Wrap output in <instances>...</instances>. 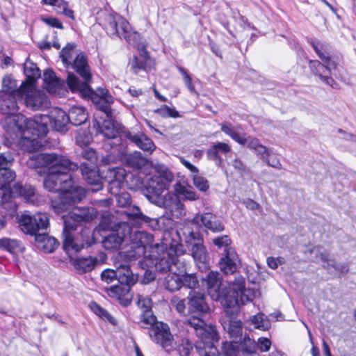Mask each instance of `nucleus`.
Instances as JSON below:
<instances>
[{"instance_id": "obj_1", "label": "nucleus", "mask_w": 356, "mask_h": 356, "mask_svg": "<svg viewBox=\"0 0 356 356\" xmlns=\"http://www.w3.org/2000/svg\"><path fill=\"white\" fill-rule=\"evenodd\" d=\"M30 168L45 167L48 174L44 180V188L58 193V198L52 200L51 205L56 213L65 211L69 206L80 202L85 197L84 190L75 185L70 174L78 169V165L65 156L55 153L35 154L26 161Z\"/></svg>"}, {"instance_id": "obj_2", "label": "nucleus", "mask_w": 356, "mask_h": 356, "mask_svg": "<svg viewBox=\"0 0 356 356\" xmlns=\"http://www.w3.org/2000/svg\"><path fill=\"white\" fill-rule=\"evenodd\" d=\"M68 83L72 92H77L83 98L90 99L97 108L104 113L106 119L102 123L97 121L99 131L107 138H115L119 129L112 120L111 106L114 102L113 96L104 88H99L96 91L92 90L86 84L79 83L74 76L69 77Z\"/></svg>"}, {"instance_id": "obj_3", "label": "nucleus", "mask_w": 356, "mask_h": 356, "mask_svg": "<svg viewBox=\"0 0 356 356\" xmlns=\"http://www.w3.org/2000/svg\"><path fill=\"white\" fill-rule=\"evenodd\" d=\"M6 122L17 126L21 129H27L33 135L44 136L48 132V122L55 130L63 131L70 122L68 114L63 109L53 108L49 115H36L32 118H26L24 115H14L8 117Z\"/></svg>"}, {"instance_id": "obj_4", "label": "nucleus", "mask_w": 356, "mask_h": 356, "mask_svg": "<svg viewBox=\"0 0 356 356\" xmlns=\"http://www.w3.org/2000/svg\"><path fill=\"white\" fill-rule=\"evenodd\" d=\"M156 252L159 258L155 263V268L160 273H171L174 270L178 272H185L186 270V264L184 260L179 258L181 254H184L181 245L171 246L168 248L165 243H155L154 248L152 252Z\"/></svg>"}, {"instance_id": "obj_5", "label": "nucleus", "mask_w": 356, "mask_h": 356, "mask_svg": "<svg viewBox=\"0 0 356 356\" xmlns=\"http://www.w3.org/2000/svg\"><path fill=\"white\" fill-rule=\"evenodd\" d=\"M99 24L111 36L122 37L130 44H135L140 38V34L132 29L129 22L117 13H104Z\"/></svg>"}, {"instance_id": "obj_6", "label": "nucleus", "mask_w": 356, "mask_h": 356, "mask_svg": "<svg viewBox=\"0 0 356 356\" xmlns=\"http://www.w3.org/2000/svg\"><path fill=\"white\" fill-rule=\"evenodd\" d=\"M203 284L205 285L207 293L215 301H219L222 307H231V313L237 311V302L232 296H225L227 286L222 282V277L218 271H210L204 278L202 279Z\"/></svg>"}, {"instance_id": "obj_7", "label": "nucleus", "mask_w": 356, "mask_h": 356, "mask_svg": "<svg viewBox=\"0 0 356 356\" xmlns=\"http://www.w3.org/2000/svg\"><path fill=\"white\" fill-rule=\"evenodd\" d=\"M124 231H127L131 243L130 250L124 253V257L129 261L136 260L143 257L145 253L146 247L153 249L154 237L151 234L142 231H132L126 225Z\"/></svg>"}, {"instance_id": "obj_8", "label": "nucleus", "mask_w": 356, "mask_h": 356, "mask_svg": "<svg viewBox=\"0 0 356 356\" xmlns=\"http://www.w3.org/2000/svg\"><path fill=\"white\" fill-rule=\"evenodd\" d=\"M185 243L191 246V255L202 271L209 268V255L203 238L199 232L188 231L184 233Z\"/></svg>"}, {"instance_id": "obj_9", "label": "nucleus", "mask_w": 356, "mask_h": 356, "mask_svg": "<svg viewBox=\"0 0 356 356\" xmlns=\"http://www.w3.org/2000/svg\"><path fill=\"white\" fill-rule=\"evenodd\" d=\"M312 45L318 57L325 63V65H324L318 60L311 61L310 63L312 70L315 74L318 76L323 82L333 88L335 82L332 77L327 76L326 74L327 72L330 73L332 69H335L337 63L323 51L325 46L324 44L313 42Z\"/></svg>"}, {"instance_id": "obj_10", "label": "nucleus", "mask_w": 356, "mask_h": 356, "mask_svg": "<svg viewBox=\"0 0 356 356\" xmlns=\"http://www.w3.org/2000/svg\"><path fill=\"white\" fill-rule=\"evenodd\" d=\"M20 229L25 234L36 236L40 230L46 229L49 225V218L46 213L38 212L33 216L22 214L18 218Z\"/></svg>"}, {"instance_id": "obj_11", "label": "nucleus", "mask_w": 356, "mask_h": 356, "mask_svg": "<svg viewBox=\"0 0 356 356\" xmlns=\"http://www.w3.org/2000/svg\"><path fill=\"white\" fill-rule=\"evenodd\" d=\"M23 99V97L20 99L14 94L11 93H3L0 97V110L7 116L5 117L3 121V125L8 131H26L27 129H21L17 126L13 125L6 122V119L10 116L22 115V114H15L19 110L18 102H21Z\"/></svg>"}, {"instance_id": "obj_12", "label": "nucleus", "mask_w": 356, "mask_h": 356, "mask_svg": "<svg viewBox=\"0 0 356 356\" xmlns=\"http://www.w3.org/2000/svg\"><path fill=\"white\" fill-rule=\"evenodd\" d=\"M188 313L191 315L188 318L203 319L204 315L208 314L210 308L206 302L204 293L191 291L186 298Z\"/></svg>"}, {"instance_id": "obj_13", "label": "nucleus", "mask_w": 356, "mask_h": 356, "mask_svg": "<svg viewBox=\"0 0 356 356\" xmlns=\"http://www.w3.org/2000/svg\"><path fill=\"white\" fill-rule=\"evenodd\" d=\"M154 204L164 208L172 218H181L186 215L184 204L175 194L166 193L162 198L155 200Z\"/></svg>"}, {"instance_id": "obj_14", "label": "nucleus", "mask_w": 356, "mask_h": 356, "mask_svg": "<svg viewBox=\"0 0 356 356\" xmlns=\"http://www.w3.org/2000/svg\"><path fill=\"white\" fill-rule=\"evenodd\" d=\"M185 324L193 328L196 335L202 341L208 340L213 343L219 340V334L216 326L207 325L204 319L188 318Z\"/></svg>"}, {"instance_id": "obj_15", "label": "nucleus", "mask_w": 356, "mask_h": 356, "mask_svg": "<svg viewBox=\"0 0 356 356\" xmlns=\"http://www.w3.org/2000/svg\"><path fill=\"white\" fill-rule=\"evenodd\" d=\"M24 95L26 106L33 111L43 110L48 108L50 104L45 94L36 90L34 84L31 83L26 86L25 92H23Z\"/></svg>"}, {"instance_id": "obj_16", "label": "nucleus", "mask_w": 356, "mask_h": 356, "mask_svg": "<svg viewBox=\"0 0 356 356\" xmlns=\"http://www.w3.org/2000/svg\"><path fill=\"white\" fill-rule=\"evenodd\" d=\"M225 316L221 320V324L225 330H226L232 338H237L242 334V322L236 319V316L239 312V307L237 305V311L231 313L232 308L231 307H223Z\"/></svg>"}, {"instance_id": "obj_17", "label": "nucleus", "mask_w": 356, "mask_h": 356, "mask_svg": "<svg viewBox=\"0 0 356 356\" xmlns=\"http://www.w3.org/2000/svg\"><path fill=\"white\" fill-rule=\"evenodd\" d=\"M149 335L152 341L160 344L164 348H170L173 344V337L167 324L157 323L149 331Z\"/></svg>"}, {"instance_id": "obj_18", "label": "nucleus", "mask_w": 356, "mask_h": 356, "mask_svg": "<svg viewBox=\"0 0 356 356\" xmlns=\"http://www.w3.org/2000/svg\"><path fill=\"white\" fill-rule=\"evenodd\" d=\"M89 230H84L81 235L87 236L86 238L83 237L81 239L79 236H74V234H65L63 236V249L65 252L72 257V254L80 252L85 245L89 244Z\"/></svg>"}, {"instance_id": "obj_19", "label": "nucleus", "mask_w": 356, "mask_h": 356, "mask_svg": "<svg viewBox=\"0 0 356 356\" xmlns=\"http://www.w3.org/2000/svg\"><path fill=\"white\" fill-rule=\"evenodd\" d=\"M192 223L198 226H204L213 232H220L224 230L223 224L211 213L196 214L192 220Z\"/></svg>"}, {"instance_id": "obj_20", "label": "nucleus", "mask_w": 356, "mask_h": 356, "mask_svg": "<svg viewBox=\"0 0 356 356\" xmlns=\"http://www.w3.org/2000/svg\"><path fill=\"white\" fill-rule=\"evenodd\" d=\"M106 177L108 181V190L113 195H118L124 185L126 171L120 167L109 168Z\"/></svg>"}, {"instance_id": "obj_21", "label": "nucleus", "mask_w": 356, "mask_h": 356, "mask_svg": "<svg viewBox=\"0 0 356 356\" xmlns=\"http://www.w3.org/2000/svg\"><path fill=\"white\" fill-rule=\"evenodd\" d=\"M238 261V257L235 250L227 248L224 250L219 261L220 270L225 274H232L236 270Z\"/></svg>"}, {"instance_id": "obj_22", "label": "nucleus", "mask_w": 356, "mask_h": 356, "mask_svg": "<svg viewBox=\"0 0 356 356\" xmlns=\"http://www.w3.org/2000/svg\"><path fill=\"white\" fill-rule=\"evenodd\" d=\"M95 165H89L86 163H81L80 170L83 179L94 186L92 191H99L102 189V184L100 176Z\"/></svg>"}, {"instance_id": "obj_23", "label": "nucleus", "mask_w": 356, "mask_h": 356, "mask_svg": "<svg viewBox=\"0 0 356 356\" xmlns=\"http://www.w3.org/2000/svg\"><path fill=\"white\" fill-rule=\"evenodd\" d=\"M73 67L79 74V75L85 80V82H81L79 79L73 74L69 73L67 79V83L70 89V87L68 83L69 77L70 76H74L76 79H78L79 83L86 84L90 88V87L88 86V82L91 79V73L89 69V66L87 63L86 59L83 54H79L76 56L75 60L73 63ZM72 91V90H70Z\"/></svg>"}, {"instance_id": "obj_24", "label": "nucleus", "mask_w": 356, "mask_h": 356, "mask_svg": "<svg viewBox=\"0 0 356 356\" xmlns=\"http://www.w3.org/2000/svg\"><path fill=\"white\" fill-rule=\"evenodd\" d=\"M169 185L167 184L163 180H161V178L154 176L151 178L148 183L147 191H149V195H147V197L149 200V201L154 203L155 200H158L159 198H162L163 195L162 193L168 190Z\"/></svg>"}, {"instance_id": "obj_25", "label": "nucleus", "mask_w": 356, "mask_h": 356, "mask_svg": "<svg viewBox=\"0 0 356 356\" xmlns=\"http://www.w3.org/2000/svg\"><path fill=\"white\" fill-rule=\"evenodd\" d=\"M126 136L129 140L136 144L137 147L149 154L156 149V146L152 140L143 133L128 132Z\"/></svg>"}, {"instance_id": "obj_26", "label": "nucleus", "mask_w": 356, "mask_h": 356, "mask_svg": "<svg viewBox=\"0 0 356 356\" xmlns=\"http://www.w3.org/2000/svg\"><path fill=\"white\" fill-rule=\"evenodd\" d=\"M70 262L75 270L79 273H84L91 271L95 266L97 259L92 257H70Z\"/></svg>"}, {"instance_id": "obj_27", "label": "nucleus", "mask_w": 356, "mask_h": 356, "mask_svg": "<svg viewBox=\"0 0 356 356\" xmlns=\"http://www.w3.org/2000/svg\"><path fill=\"white\" fill-rule=\"evenodd\" d=\"M97 212L93 207H76L70 211L69 220H67V223L72 220V217L76 218L79 222H90L97 217Z\"/></svg>"}, {"instance_id": "obj_28", "label": "nucleus", "mask_w": 356, "mask_h": 356, "mask_svg": "<svg viewBox=\"0 0 356 356\" xmlns=\"http://www.w3.org/2000/svg\"><path fill=\"white\" fill-rule=\"evenodd\" d=\"M26 84L22 83L19 87H17L16 81L11 75H6L2 81V91L3 93H11L17 95L19 99L23 97V92H25Z\"/></svg>"}, {"instance_id": "obj_29", "label": "nucleus", "mask_w": 356, "mask_h": 356, "mask_svg": "<svg viewBox=\"0 0 356 356\" xmlns=\"http://www.w3.org/2000/svg\"><path fill=\"white\" fill-rule=\"evenodd\" d=\"M271 341L266 337H259L256 344L254 341L248 338L244 341L243 349L244 351L251 353H254L257 348L261 352H267L270 350Z\"/></svg>"}, {"instance_id": "obj_30", "label": "nucleus", "mask_w": 356, "mask_h": 356, "mask_svg": "<svg viewBox=\"0 0 356 356\" xmlns=\"http://www.w3.org/2000/svg\"><path fill=\"white\" fill-rule=\"evenodd\" d=\"M311 261L317 262L321 261L327 264V268L330 266L334 268H337L335 261L330 258L328 252L321 246H316L311 249L309 252ZM325 267V266H324Z\"/></svg>"}, {"instance_id": "obj_31", "label": "nucleus", "mask_w": 356, "mask_h": 356, "mask_svg": "<svg viewBox=\"0 0 356 356\" xmlns=\"http://www.w3.org/2000/svg\"><path fill=\"white\" fill-rule=\"evenodd\" d=\"M38 247L44 252L50 253L54 252L58 246L57 240L46 234H38L35 237Z\"/></svg>"}, {"instance_id": "obj_32", "label": "nucleus", "mask_w": 356, "mask_h": 356, "mask_svg": "<svg viewBox=\"0 0 356 356\" xmlns=\"http://www.w3.org/2000/svg\"><path fill=\"white\" fill-rule=\"evenodd\" d=\"M179 270L177 269V271L174 270L171 273H169L164 278L163 280V286L165 289L169 291L173 292L179 290L183 286V283L181 282V275L185 272H178Z\"/></svg>"}, {"instance_id": "obj_33", "label": "nucleus", "mask_w": 356, "mask_h": 356, "mask_svg": "<svg viewBox=\"0 0 356 356\" xmlns=\"http://www.w3.org/2000/svg\"><path fill=\"white\" fill-rule=\"evenodd\" d=\"M126 236L124 232H113L104 237L102 241L103 247L109 250H118L122 244Z\"/></svg>"}, {"instance_id": "obj_34", "label": "nucleus", "mask_w": 356, "mask_h": 356, "mask_svg": "<svg viewBox=\"0 0 356 356\" xmlns=\"http://www.w3.org/2000/svg\"><path fill=\"white\" fill-rule=\"evenodd\" d=\"M43 80L46 83V88L49 93L57 94L61 89L62 81L58 79L55 73L51 70H47L43 74Z\"/></svg>"}, {"instance_id": "obj_35", "label": "nucleus", "mask_w": 356, "mask_h": 356, "mask_svg": "<svg viewBox=\"0 0 356 356\" xmlns=\"http://www.w3.org/2000/svg\"><path fill=\"white\" fill-rule=\"evenodd\" d=\"M117 280L119 283L131 286L136 282L138 277L131 272L129 266L122 265L117 268Z\"/></svg>"}, {"instance_id": "obj_36", "label": "nucleus", "mask_w": 356, "mask_h": 356, "mask_svg": "<svg viewBox=\"0 0 356 356\" xmlns=\"http://www.w3.org/2000/svg\"><path fill=\"white\" fill-rule=\"evenodd\" d=\"M20 131L23 132L24 134L27 133L31 134L33 135L32 138H29L28 136H24L20 139L19 145L23 150L26 151L28 152H33L40 149V147H42V143L38 140V138H35L36 135H33L31 132L27 130ZM40 136H38V138Z\"/></svg>"}, {"instance_id": "obj_37", "label": "nucleus", "mask_w": 356, "mask_h": 356, "mask_svg": "<svg viewBox=\"0 0 356 356\" xmlns=\"http://www.w3.org/2000/svg\"><path fill=\"white\" fill-rule=\"evenodd\" d=\"M152 63L148 52L143 47L139 56H134L131 62V68L134 73L137 74L141 70H147Z\"/></svg>"}, {"instance_id": "obj_38", "label": "nucleus", "mask_w": 356, "mask_h": 356, "mask_svg": "<svg viewBox=\"0 0 356 356\" xmlns=\"http://www.w3.org/2000/svg\"><path fill=\"white\" fill-rule=\"evenodd\" d=\"M174 191L175 195L181 196L185 200L195 201L199 198L191 186L184 185L179 182L174 185Z\"/></svg>"}, {"instance_id": "obj_39", "label": "nucleus", "mask_w": 356, "mask_h": 356, "mask_svg": "<svg viewBox=\"0 0 356 356\" xmlns=\"http://www.w3.org/2000/svg\"><path fill=\"white\" fill-rule=\"evenodd\" d=\"M69 122L74 126L83 124L88 118V115L83 106H72L68 113Z\"/></svg>"}, {"instance_id": "obj_40", "label": "nucleus", "mask_w": 356, "mask_h": 356, "mask_svg": "<svg viewBox=\"0 0 356 356\" xmlns=\"http://www.w3.org/2000/svg\"><path fill=\"white\" fill-rule=\"evenodd\" d=\"M0 249L6 250L12 254H17L24 251V246L20 241L3 238L0 239Z\"/></svg>"}, {"instance_id": "obj_41", "label": "nucleus", "mask_w": 356, "mask_h": 356, "mask_svg": "<svg viewBox=\"0 0 356 356\" xmlns=\"http://www.w3.org/2000/svg\"><path fill=\"white\" fill-rule=\"evenodd\" d=\"M46 5L52 6L55 11L58 14H63L71 19H74V12L68 8V3L64 0H42Z\"/></svg>"}, {"instance_id": "obj_42", "label": "nucleus", "mask_w": 356, "mask_h": 356, "mask_svg": "<svg viewBox=\"0 0 356 356\" xmlns=\"http://www.w3.org/2000/svg\"><path fill=\"white\" fill-rule=\"evenodd\" d=\"M130 289V286L120 283V284L114 285L106 289V291L107 294L111 298L118 300L124 299L125 300H128L127 296L129 295Z\"/></svg>"}, {"instance_id": "obj_43", "label": "nucleus", "mask_w": 356, "mask_h": 356, "mask_svg": "<svg viewBox=\"0 0 356 356\" xmlns=\"http://www.w3.org/2000/svg\"><path fill=\"white\" fill-rule=\"evenodd\" d=\"M15 195L23 197L27 202L34 203L37 200L35 188L30 185L22 186L17 184L14 186Z\"/></svg>"}, {"instance_id": "obj_44", "label": "nucleus", "mask_w": 356, "mask_h": 356, "mask_svg": "<svg viewBox=\"0 0 356 356\" xmlns=\"http://www.w3.org/2000/svg\"><path fill=\"white\" fill-rule=\"evenodd\" d=\"M24 70L27 77L26 81L24 82L26 85L31 83L33 84L35 80L40 76V69L35 63L29 60H26L24 63Z\"/></svg>"}, {"instance_id": "obj_45", "label": "nucleus", "mask_w": 356, "mask_h": 356, "mask_svg": "<svg viewBox=\"0 0 356 356\" xmlns=\"http://www.w3.org/2000/svg\"><path fill=\"white\" fill-rule=\"evenodd\" d=\"M126 162L129 166L138 170L142 169L147 164V160L138 151L127 155Z\"/></svg>"}, {"instance_id": "obj_46", "label": "nucleus", "mask_w": 356, "mask_h": 356, "mask_svg": "<svg viewBox=\"0 0 356 356\" xmlns=\"http://www.w3.org/2000/svg\"><path fill=\"white\" fill-rule=\"evenodd\" d=\"M221 131L229 136L232 139L236 141L238 143H243V140L242 139V136L236 131L241 129L240 126H237L234 127L231 122H224L220 124Z\"/></svg>"}, {"instance_id": "obj_47", "label": "nucleus", "mask_w": 356, "mask_h": 356, "mask_svg": "<svg viewBox=\"0 0 356 356\" xmlns=\"http://www.w3.org/2000/svg\"><path fill=\"white\" fill-rule=\"evenodd\" d=\"M124 214L129 220L138 222H148L150 220V218L144 215L137 206H133L129 208L127 210L124 211Z\"/></svg>"}, {"instance_id": "obj_48", "label": "nucleus", "mask_w": 356, "mask_h": 356, "mask_svg": "<svg viewBox=\"0 0 356 356\" xmlns=\"http://www.w3.org/2000/svg\"><path fill=\"white\" fill-rule=\"evenodd\" d=\"M244 289H245L244 278L242 277H238L233 282L232 288L229 291L226 289L225 295L231 297L233 296L237 302V305H238V292Z\"/></svg>"}, {"instance_id": "obj_49", "label": "nucleus", "mask_w": 356, "mask_h": 356, "mask_svg": "<svg viewBox=\"0 0 356 356\" xmlns=\"http://www.w3.org/2000/svg\"><path fill=\"white\" fill-rule=\"evenodd\" d=\"M140 323L143 328L147 329L148 332L154 327L159 321H156V318L153 315L152 311L146 310L143 312L140 317Z\"/></svg>"}, {"instance_id": "obj_50", "label": "nucleus", "mask_w": 356, "mask_h": 356, "mask_svg": "<svg viewBox=\"0 0 356 356\" xmlns=\"http://www.w3.org/2000/svg\"><path fill=\"white\" fill-rule=\"evenodd\" d=\"M16 177L15 172L7 167L0 168V186H9Z\"/></svg>"}, {"instance_id": "obj_51", "label": "nucleus", "mask_w": 356, "mask_h": 356, "mask_svg": "<svg viewBox=\"0 0 356 356\" xmlns=\"http://www.w3.org/2000/svg\"><path fill=\"white\" fill-rule=\"evenodd\" d=\"M75 47L76 44L74 43H68L60 52L62 61L67 67L72 64L73 55L74 54V49Z\"/></svg>"}, {"instance_id": "obj_52", "label": "nucleus", "mask_w": 356, "mask_h": 356, "mask_svg": "<svg viewBox=\"0 0 356 356\" xmlns=\"http://www.w3.org/2000/svg\"><path fill=\"white\" fill-rule=\"evenodd\" d=\"M181 277L183 286L193 289L199 286V282L195 273H186V270L184 273H182Z\"/></svg>"}, {"instance_id": "obj_53", "label": "nucleus", "mask_w": 356, "mask_h": 356, "mask_svg": "<svg viewBox=\"0 0 356 356\" xmlns=\"http://www.w3.org/2000/svg\"><path fill=\"white\" fill-rule=\"evenodd\" d=\"M156 170L159 173V177L163 180L167 184H170L174 180L173 173L164 165L159 164L156 166Z\"/></svg>"}, {"instance_id": "obj_54", "label": "nucleus", "mask_w": 356, "mask_h": 356, "mask_svg": "<svg viewBox=\"0 0 356 356\" xmlns=\"http://www.w3.org/2000/svg\"><path fill=\"white\" fill-rule=\"evenodd\" d=\"M70 216V212L67 214L63 216V223H64V228L63 232V235L65 234H72V232L76 228V227L80 224L79 220L76 219V218H72V219L69 221V223H67V220L68 219V217Z\"/></svg>"}, {"instance_id": "obj_55", "label": "nucleus", "mask_w": 356, "mask_h": 356, "mask_svg": "<svg viewBox=\"0 0 356 356\" xmlns=\"http://www.w3.org/2000/svg\"><path fill=\"white\" fill-rule=\"evenodd\" d=\"M154 113H157L162 118H177L180 117L179 112L174 108L164 105L161 108L154 110Z\"/></svg>"}, {"instance_id": "obj_56", "label": "nucleus", "mask_w": 356, "mask_h": 356, "mask_svg": "<svg viewBox=\"0 0 356 356\" xmlns=\"http://www.w3.org/2000/svg\"><path fill=\"white\" fill-rule=\"evenodd\" d=\"M91 309L100 318L106 319L113 325L115 324V320L104 309L101 307L97 303L93 302L90 305Z\"/></svg>"}, {"instance_id": "obj_57", "label": "nucleus", "mask_w": 356, "mask_h": 356, "mask_svg": "<svg viewBox=\"0 0 356 356\" xmlns=\"http://www.w3.org/2000/svg\"><path fill=\"white\" fill-rule=\"evenodd\" d=\"M255 293L252 289H244L238 292V305L241 303L245 305L247 302H252L254 298Z\"/></svg>"}, {"instance_id": "obj_58", "label": "nucleus", "mask_w": 356, "mask_h": 356, "mask_svg": "<svg viewBox=\"0 0 356 356\" xmlns=\"http://www.w3.org/2000/svg\"><path fill=\"white\" fill-rule=\"evenodd\" d=\"M250 321L255 328L266 330L268 328V323L265 321L263 314H257L251 316Z\"/></svg>"}, {"instance_id": "obj_59", "label": "nucleus", "mask_w": 356, "mask_h": 356, "mask_svg": "<svg viewBox=\"0 0 356 356\" xmlns=\"http://www.w3.org/2000/svg\"><path fill=\"white\" fill-rule=\"evenodd\" d=\"M192 350V343L186 339H183L177 346V351L180 356H189Z\"/></svg>"}, {"instance_id": "obj_60", "label": "nucleus", "mask_w": 356, "mask_h": 356, "mask_svg": "<svg viewBox=\"0 0 356 356\" xmlns=\"http://www.w3.org/2000/svg\"><path fill=\"white\" fill-rule=\"evenodd\" d=\"M13 196H15V190L11 191L9 186H0V204H6Z\"/></svg>"}, {"instance_id": "obj_61", "label": "nucleus", "mask_w": 356, "mask_h": 356, "mask_svg": "<svg viewBox=\"0 0 356 356\" xmlns=\"http://www.w3.org/2000/svg\"><path fill=\"white\" fill-rule=\"evenodd\" d=\"M193 184L195 187L201 191H207L209 185L208 181L203 177L195 175L193 178Z\"/></svg>"}, {"instance_id": "obj_62", "label": "nucleus", "mask_w": 356, "mask_h": 356, "mask_svg": "<svg viewBox=\"0 0 356 356\" xmlns=\"http://www.w3.org/2000/svg\"><path fill=\"white\" fill-rule=\"evenodd\" d=\"M213 243L218 248H224V250H225L227 248H232L230 246L231 239L227 235L218 236V237L213 238Z\"/></svg>"}, {"instance_id": "obj_63", "label": "nucleus", "mask_w": 356, "mask_h": 356, "mask_svg": "<svg viewBox=\"0 0 356 356\" xmlns=\"http://www.w3.org/2000/svg\"><path fill=\"white\" fill-rule=\"evenodd\" d=\"M81 156L83 159L90 162V164H88L89 165L96 166V164H97L98 156L94 149H86L82 152Z\"/></svg>"}, {"instance_id": "obj_64", "label": "nucleus", "mask_w": 356, "mask_h": 356, "mask_svg": "<svg viewBox=\"0 0 356 356\" xmlns=\"http://www.w3.org/2000/svg\"><path fill=\"white\" fill-rule=\"evenodd\" d=\"M137 305L139 308L143 309V312H145L146 310L151 311L152 302L151 299L147 296L138 295Z\"/></svg>"}]
</instances>
